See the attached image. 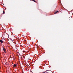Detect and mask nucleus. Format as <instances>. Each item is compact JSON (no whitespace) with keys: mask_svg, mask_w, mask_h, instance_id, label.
<instances>
[{"mask_svg":"<svg viewBox=\"0 0 73 73\" xmlns=\"http://www.w3.org/2000/svg\"><path fill=\"white\" fill-rule=\"evenodd\" d=\"M3 50L5 53H7V51H6V49L4 48V47H3Z\"/></svg>","mask_w":73,"mask_h":73,"instance_id":"nucleus-1","label":"nucleus"},{"mask_svg":"<svg viewBox=\"0 0 73 73\" xmlns=\"http://www.w3.org/2000/svg\"><path fill=\"white\" fill-rule=\"evenodd\" d=\"M0 42L1 43H3V42H3V41L1 40H0Z\"/></svg>","mask_w":73,"mask_h":73,"instance_id":"nucleus-2","label":"nucleus"},{"mask_svg":"<svg viewBox=\"0 0 73 73\" xmlns=\"http://www.w3.org/2000/svg\"><path fill=\"white\" fill-rule=\"evenodd\" d=\"M14 66L15 67H16V64H14Z\"/></svg>","mask_w":73,"mask_h":73,"instance_id":"nucleus-3","label":"nucleus"},{"mask_svg":"<svg viewBox=\"0 0 73 73\" xmlns=\"http://www.w3.org/2000/svg\"><path fill=\"white\" fill-rule=\"evenodd\" d=\"M58 11H57L54 14H56V13H57V12H58Z\"/></svg>","mask_w":73,"mask_h":73,"instance_id":"nucleus-4","label":"nucleus"},{"mask_svg":"<svg viewBox=\"0 0 73 73\" xmlns=\"http://www.w3.org/2000/svg\"><path fill=\"white\" fill-rule=\"evenodd\" d=\"M33 1H34V2H35V3H36V1L35 0H33Z\"/></svg>","mask_w":73,"mask_h":73,"instance_id":"nucleus-5","label":"nucleus"},{"mask_svg":"<svg viewBox=\"0 0 73 73\" xmlns=\"http://www.w3.org/2000/svg\"><path fill=\"white\" fill-rule=\"evenodd\" d=\"M5 13V12H4V11H3V14H4Z\"/></svg>","mask_w":73,"mask_h":73,"instance_id":"nucleus-6","label":"nucleus"},{"mask_svg":"<svg viewBox=\"0 0 73 73\" xmlns=\"http://www.w3.org/2000/svg\"><path fill=\"white\" fill-rule=\"evenodd\" d=\"M23 52H25V51H23Z\"/></svg>","mask_w":73,"mask_h":73,"instance_id":"nucleus-7","label":"nucleus"},{"mask_svg":"<svg viewBox=\"0 0 73 73\" xmlns=\"http://www.w3.org/2000/svg\"><path fill=\"white\" fill-rule=\"evenodd\" d=\"M18 42H19V40H18Z\"/></svg>","mask_w":73,"mask_h":73,"instance_id":"nucleus-8","label":"nucleus"},{"mask_svg":"<svg viewBox=\"0 0 73 73\" xmlns=\"http://www.w3.org/2000/svg\"><path fill=\"white\" fill-rule=\"evenodd\" d=\"M22 36H24V35H22Z\"/></svg>","mask_w":73,"mask_h":73,"instance_id":"nucleus-9","label":"nucleus"},{"mask_svg":"<svg viewBox=\"0 0 73 73\" xmlns=\"http://www.w3.org/2000/svg\"><path fill=\"white\" fill-rule=\"evenodd\" d=\"M41 67H42L41 66L40 68H41Z\"/></svg>","mask_w":73,"mask_h":73,"instance_id":"nucleus-10","label":"nucleus"}]
</instances>
